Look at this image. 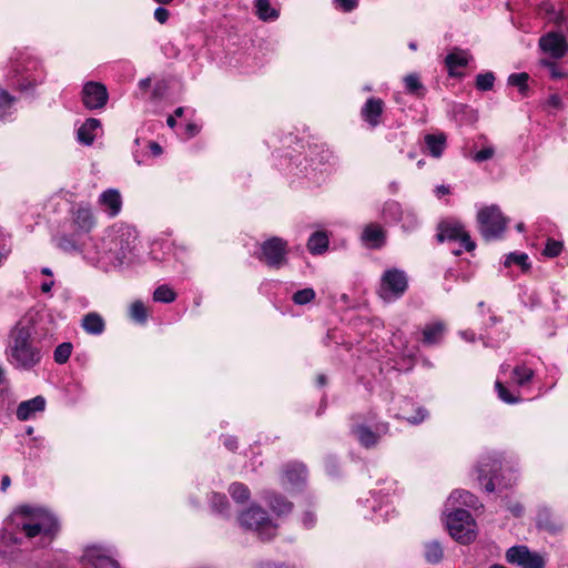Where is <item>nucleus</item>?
Listing matches in <instances>:
<instances>
[{"mask_svg":"<svg viewBox=\"0 0 568 568\" xmlns=\"http://www.w3.org/2000/svg\"><path fill=\"white\" fill-rule=\"evenodd\" d=\"M186 131L189 133L190 136L194 135L196 132H197V129H196V125L194 124H189L186 126Z\"/></svg>","mask_w":568,"mask_h":568,"instance_id":"62","label":"nucleus"},{"mask_svg":"<svg viewBox=\"0 0 568 568\" xmlns=\"http://www.w3.org/2000/svg\"><path fill=\"white\" fill-rule=\"evenodd\" d=\"M150 149L154 155H160L162 153V148L155 142L150 144Z\"/></svg>","mask_w":568,"mask_h":568,"instance_id":"57","label":"nucleus"},{"mask_svg":"<svg viewBox=\"0 0 568 568\" xmlns=\"http://www.w3.org/2000/svg\"><path fill=\"white\" fill-rule=\"evenodd\" d=\"M258 568H290V567L284 564L266 562V564H262Z\"/></svg>","mask_w":568,"mask_h":568,"instance_id":"55","label":"nucleus"},{"mask_svg":"<svg viewBox=\"0 0 568 568\" xmlns=\"http://www.w3.org/2000/svg\"><path fill=\"white\" fill-rule=\"evenodd\" d=\"M449 193V187L448 186H445V185H439L437 186L436 189V194L438 196H442V195H446Z\"/></svg>","mask_w":568,"mask_h":568,"instance_id":"58","label":"nucleus"},{"mask_svg":"<svg viewBox=\"0 0 568 568\" xmlns=\"http://www.w3.org/2000/svg\"><path fill=\"white\" fill-rule=\"evenodd\" d=\"M547 12L550 14L549 20H551L552 22L561 23L564 21L562 12H556L552 7L550 9H547Z\"/></svg>","mask_w":568,"mask_h":568,"instance_id":"52","label":"nucleus"},{"mask_svg":"<svg viewBox=\"0 0 568 568\" xmlns=\"http://www.w3.org/2000/svg\"><path fill=\"white\" fill-rule=\"evenodd\" d=\"M229 493L236 503H246L250 499V489L242 483H233Z\"/></svg>","mask_w":568,"mask_h":568,"instance_id":"32","label":"nucleus"},{"mask_svg":"<svg viewBox=\"0 0 568 568\" xmlns=\"http://www.w3.org/2000/svg\"><path fill=\"white\" fill-rule=\"evenodd\" d=\"M408 287V280L404 271L389 268L384 272L381 280L379 295L384 300L400 297Z\"/></svg>","mask_w":568,"mask_h":568,"instance_id":"5","label":"nucleus"},{"mask_svg":"<svg viewBox=\"0 0 568 568\" xmlns=\"http://www.w3.org/2000/svg\"><path fill=\"white\" fill-rule=\"evenodd\" d=\"M328 247V236L325 232H314L307 242V248L312 254H322Z\"/></svg>","mask_w":568,"mask_h":568,"instance_id":"25","label":"nucleus"},{"mask_svg":"<svg viewBox=\"0 0 568 568\" xmlns=\"http://www.w3.org/2000/svg\"><path fill=\"white\" fill-rule=\"evenodd\" d=\"M506 559L510 564L521 568H544L546 559L538 552L530 551L526 546H514L506 552Z\"/></svg>","mask_w":568,"mask_h":568,"instance_id":"7","label":"nucleus"},{"mask_svg":"<svg viewBox=\"0 0 568 568\" xmlns=\"http://www.w3.org/2000/svg\"><path fill=\"white\" fill-rule=\"evenodd\" d=\"M45 407V399L42 396H36L32 399L24 400L17 408V417L20 420H28L37 412H42Z\"/></svg>","mask_w":568,"mask_h":568,"instance_id":"18","label":"nucleus"},{"mask_svg":"<svg viewBox=\"0 0 568 568\" xmlns=\"http://www.w3.org/2000/svg\"><path fill=\"white\" fill-rule=\"evenodd\" d=\"M532 369L526 366H516L513 371V379L518 386H524L532 378Z\"/></svg>","mask_w":568,"mask_h":568,"instance_id":"34","label":"nucleus"},{"mask_svg":"<svg viewBox=\"0 0 568 568\" xmlns=\"http://www.w3.org/2000/svg\"><path fill=\"white\" fill-rule=\"evenodd\" d=\"M54 285V282L53 281H50V282H45L41 285V291L43 293H49L52 288V286Z\"/></svg>","mask_w":568,"mask_h":568,"instance_id":"61","label":"nucleus"},{"mask_svg":"<svg viewBox=\"0 0 568 568\" xmlns=\"http://www.w3.org/2000/svg\"><path fill=\"white\" fill-rule=\"evenodd\" d=\"M448 501L452 504L458 503L467 507H475L477 499L473 494L466 490H455L450 494Z\"/></svg>","mask_w":568,"mask_h":568,"instance_id":"31","label":"nucleus"},{"mask_svg":"<svg viewBox=\"0 0 568 568\" xmlns=\"http://www.w3.org/2000/svg\"><path fill=\"white\" fill-rule=\"evenodd\" d=\"M166 123L170 128H174L176 124V121H175L174 116L171 115L168 118Z\"/></svg>","mask_w":568,"mask_h":568,"instance_id":"63","label":"nucleus"},{"mask_svg":"<svg viewBox=\"0 0 568 568\" xmlns=\"http://www.w3.org/2000/svg\"><path fill=\"white\" fill-rule=\"evenodd\" d=\"M477 221L479 232L487 241L499 237L507 224V220L495 205L481 209L477 214Z\"/></svg>","mask_w":568,"mask_h":568,"instance_id":"4","label":"nucleus"},{"mask_svg":"<svg viewBox=\"0 0 568 568\" xmlns=\"http://www.w3.org/2000/svg\"><path fill=\"white\" fill-rule=\"evenodd\" d=\"M240 523L246 529L256 531L262 539H270L276 531V525L268 518L267 513L256 506L244 511Z\"/></svg>","mask_w":568,"mask_h":568,"instance_id":"3","label":"nucleus"},{"mask_svg":"<svg viewBox=\"0 0 568 568\" xmlns=\"http://www.w3.org/2000/svg\"><path fill=\"white\" fill-rule=\"evenodd\" d=\"M32 524H27L26 520L18 521V529L22 530L28 538H33L40 534L51 536L57 530V523L47 513L44 515H37Z\"/></svg>","mask_w":568,"mask_h":568,"instance_id":"9","label":"nucleus"},{"mask_svg":"<svg viewBox=\"0 0 568 568\" xmlns=\"http://www.w3.org/2000/svg\"><path fill=\"white\" fill-rule=\"evenodd\" d=\"M302 520L305 527L311 528L315 523V516L312 511H305Z\"/></svg>","mask_w":568,"mask_h":568,"instance_id":"53","label":"nucleus"},{"mask_svg":"<svg viewBox=\"0 0 568 568\" xmlns=\"http://www.w3.org/2000/svg\"><path fill=\"white\" fill-rule=\"evenodd\" d=\"M384 111V102L377 98H369L361 110L362 118L375 128L381 123V115Z\"/></svg>","mask_w":568,"mask_h":568,"instance_id":"13","label":"nucleus"},{"mask_svg":"<svg viewBox=\"0 0 568 568\" xmlns=\"http://www.w3.org/2000/svg\"><path fill=\"white\" fill-rule=\"evenodd\" d=\"M100 121L94 118L88 119L79 129H78V140L85 144L90 145L93 143L95 139L94 132L100 128Z\"/></svg>","mask_w":568,"mask_h":568,"instance_id":"19","label":"nucleus"},{"mask_svg":"<svg viewBox=\"0 0 568 568\" xmlns=\"http://www.w3.org/2000/svg\"><path fill=\"white\" fill-rule=\"evenodd\" d=\"M406 91L410 94H414L418 98L424 97L425 88L422 84L417 74H408L404 79Z\"/></svg>","mask_w":568,"mask_h":568,"instance_id":"30","label":"nucleus"},{"mask_svg":"<svg viewBox=\"0 0 568 568\" xmlns=\"http://www.w3.org/2000/svg\"><path fill=\"white\" fill-rule=\"evenodd\" d=\"M130 317L138 322L144 323L148 318V310L143 302L134 301L130 306Z\"/></svg>","mask_w":568,"mask_h":568,"instance_id":"35","label":"nucleus"},{"mask_svg":"<svg viewBox=\"0 0 568 568\" xmlns=\"http://www.w3.org/2000/svg\"><path fill=\"white\" fill-rule=\"evenodd\" d=\"M176 295L172 288L166 285L159 286L153 293V300L161 303H171L175 300Z\"/></svg>","mask_w":568,"mask_h":568,"instance_id":"36","label":"nucleus"},{"mask_svg":"<svg viewBox=\"0 0 568 568\" xmlns=\"http://www.w3.org/2000/svg\"><path fill=\"white\" fill-rule=\"evenodd\" d=\"M256 13L262 20L275 19L278 13L271 8L268 0H255Z\"/></svg>","mask_w":568,"mask_h":568,"instance_id":"33","label":"nucleus"},{"mask_svg":"<svg viewBox=\"0 0 568 568\" xmlns=\"http://www.w3.org/2000/svg\"><path fill=\"white\" fill-rule=\"evenodd\" d=\"M384 231L377 224H369L365 227L362 239L369 243L373 247H379L384 243Z\"/></svg>","mask_w":568,"mask_h":568,"instance_id":"26","label":"nucleus"},{"mask_svg":"<svg viewBox=\"0 0 568 568\" xmlns=\"http://www.w3.org/2000/svg\"><path fill=\"white\" fill-rule=\"evenodd\" d=\"M212 507L219 511L224 513L229 507V501L225 495L214 493L211 498Z\"/></svg>","mask_w":568,"mask_h":568,"instance_id":"46","label":"nucleus"},{"mask_svg":"<svg viewBox=\"0 0 568 568\" xmlns=\"http://www.w3.org/2000/svg\"><path fill=\"white\" fill-rule=\"evenodd\" d=\"M495 77L491 72L478 74L476 78V87L479 90L487 91L494 85Z\"/></svg>","mask_w":568,"mask_h":568,"instance_id":"43","label":"nucleus"},{"mask_svg":"<svg viewBox=\"0 0 568 568\" xmlns=\"http://www.w3.org/2000/svg\"><path fill=\"white\" fill-rule=\"evenodd\" d=\"M334 2L344 12H351L358 6V0H334Z\"/></svg>","mask_w":568,"mask_h":568,"instance_id":"48","label":"nucleus"},{"mask_svg":"<svg viewBox=\"0 0 568 568\" xmlns=\"http://www.w3.org/2000/svg\"><path fill=\"white\" fill-rule=\"evenodd\" d=\"M513 263L519 265L523 271H528L530 268V264L528 263V255L525 253H510L507 255L504 262L505 266L508 267Z\"/></svg>","mask_w":568,"mask_h":568,"instance_id":"37","label":"nucleus"},{"mask_svg":"<svg viewBox=\"0 0 568 568\" xmlns=\"http://www.w3.org/2000/svg\"><path fill=\"white\" fill-rule=\"evenodd\" d=\"M527 81H528V74L525 72L514 73V74H510L508 78V84L517 87L521 93H525L528 88Z\"/></svg>","mask_w":568,"mask_h":568,"instance_id":"39","label":"nucleus"},{"mask_svg":"<svg viewBox=\"0 0 568 568\" xmlns=\"http://www.w3.org/2000/svg\"><path fill=\"white\" fill-rule=\"evenodd\" d=\"M72 226L77 234L89 233L95 226V217L89 206L79 205L72 210Z\"/></svg>","mask_w":568,"mask_h":568,"instance_id":"12","label":"nucleus"},{"mask_svg":"<svg viewBox=\"0 0 568 568\" xmlns=\"http://www.w3.org/2000/svg\"><path fill=\"white\" fill-rule=\"evenodd\" d=\"M306 479V469L303 464L290 463L285 466L282 474V484L284 486H295Z\"/></svg>","mask_w":568,"mask_h":568,"instance_id":"16","label":"nucleus"},{"mask_svg":"<svg viewBox=\"0 0 568 568\" xmlns=\"http://www.w3.org/2000/svg\"><path fill=\"white\" fill-rule=\"evenodd\" d=\"M495 155V148L493 145H487L480 151L476 152L473 155V160L475 162H484L490 160Z\"/></svg>","mask_w":568,"mask_h":568,"instance_id":"47","label":"nucleus"},{"mask_svg":"<svg viewBox=\"0 0 568 568\" xmlns=\"http://www.w3.org/2000/svg\"><path fill=\"white\" fill-rule=\"evenodd\" d=\"M72 344L62 343L54 351V361L59 364H64L71 355Z\"/></svg>","mask_w":568,"mask_h":568,"instance_id":"38","label":"nucleus"},{"mask_svg":"<svg viewBox=\"0 0 568 568\" xmlns=\"http://www.w3.org/2000/svg\"><path fill=\"white\" fill-rule=\"evenodd\" d=\"M425 143L434 158H440L446 148V135L444 133L427 134Z\"/></svg>","mask_w":568,"mask_h":568,"instance_id":"23","label":"nucleus"},{"mask_svg":"<svg viewBox=\"0 0 568 568\" xmlns=\"http://www.w3.org/2000/svg\"><path fill=\"white\" fill-rule=\"evenodd\" d=\"M541 50L554 59L562 58L568 51L565 37L557 32H548L539 39Z\"/></svg>","mask_w":568,"mask_h":568,"instance_id":"11","label":"nucleus"},{"mask_svg":"<svg viewBox=\"0 0 568 568\" xmlns=\"http://www.w3.org/2000/svg\"><path fill=\"white\" fill-rule=\"evenodd\" d=\"M83 560L93 568H118L116 561L103 554L98 547L88 548Z\"/></svg>","mask_w":568,"mask_h":568,"instance_id":"15","label":"nucleus"},{"mask_svg":"<svg viewBox=\"0 0 568 568\" xmlns=\"http://www.w3.org/2000/svg\"><path fill=\"white\" fill-rule=\"evenodd\" d=\"M447 529L450 536L460 544H469L477 536L476 523L465 509H456L447 516Z\"/></svg>","mask_w":568,"mask_h":568,"instance_id":"2","label":"nucleus"},{"mask_svg":"<svg viewBox=\"0 0 568 568\" xmlns=\"http://www.w3.org/2000/svg\"><path fill=\"white\" fill-rule=\"evenodd\" d=\"M425 559L429 564H438L444 556L443 547L438 541H429L425 544Z\"/></svg>","mask_w":568,"mask_h":568,"instance_id":"28","label":"nucleus"},{"mask_svg":"<svg viewBox=\"0 0 568 568\" xmlns=\"http://www.w3.org/2000/svg\"><path fill=\"white\" fill-rule=\"evenodd\" d=\"M562 247L564 245L560 241L548 239L542 254L547 257H556L561 253Z\"/></svg>","mask_w":568,"mask_h":568,"instance_id":"42","label":"nucleus"},{"mask_svg":"<svg viewBox=\"0 0 568 568\" xmlns=\"http://www.w3.org/2000/svg\"><path fill=\"white\" fill-rule=\"evenodd\" d=\"M500 467V463L498 460H493L491 465L486 462H481L478 466V479L483 481L484 479H487L485 483V489L488 493H493L495 490V483L494 479L496 476L489 477L488 474L490 471H495Z\"/></svg>","mask_w":568,"mask_h":568,"instance_id":"22","label":"nucleus"},{"mask_svg":"<svg viewBox=\"0 0 568 568\" xmlns=\"http://www.w3.org/2000/svg\"><path fill=\"white\" fill-rule=\"evenodd\" d=\"M548 104L554 106V108H558L560 105V99L558 95H551L549 99H548Z\"/></svg>","mask_w":568,"mask_h":568,"instance_id":"56","label":"nucleus"},{"mask_svg":"<svg viewBox=\"0 0 568 568\" xmlns=\"http://www.w3.org/2000/svg\"><path fill=\"white\" fill-rule=\"evenodd\" d=\"M154 18L160 22V23H165L169 19V11L162 7L160 8H156L155 11H154Z\"/></svg>","mask_w":568,"mask_h":568,"instance_id":"51","label":"nucleus"},{"mask_svg":"<svg viewBox=\"0 0 568 568\" xmlns=\"http://www.w3.org/2000/svg\"><path fill=\"white\" fill-rule=\"evenodd\" d=\"M268 505L274 513L277 515H286L292 511L293 504L285 498L277 496L275 494L268 497Z\"/></svg>","mask_w":568,"mask_h":568,"instance_id":"27","label":"nucleus"},{"mask_svg":"<svg viewBox=\"0 0 568 568\" xmlns=\"http://www.w3.org/2000/svg\"><path fill=\"white\" fill-rule=\"evenodd\" d=\"M41 273L47 276H52V271L49 267H43Z\"/></svg>","mask_w":568,"mask_h":568,"instance_id":"64","label":"nucleus"},{"mask_svg":"<svg viewBox=\"0 0 568 568\" xmlns=\"http://www.w3.org/2000/svg\"><path fill=\"white\" fill-rule=\"evenodd\" d=\"M82 327L89 334L99 335L104 331L105 324L101 315L92 312L83 317Z\"/></svg>","mask_w":568,"mask_h":568,"instance_id":"24","label":"nucleus"},{"mask_svg":"<svg viewBox=\"0 0 568 568\" xmlns=\"http://www.w3.org/2000/svg\"><path fill=\"white\" fill-rule=\"evenodd\" d=\"M495 388L498 393L499 398L507 404H515L519 402V397L509 393L505 385L500 381H496Z\"/></svg>","mask_w":568,"mask_h":568,"instance_id":"41","label":"nucleus"},{"mask_svg":"<svg viewBox=\"0 0 568 568\" xmlns=\"http://www.w3.org/2000/svg\"><path fill=\"white\" fill-rule=\"evenodd\" d=\"M287 242L274 236L261 244L258 258L271 267L280 268L287 263Z\"/></svg>","mask_w":568,"mask_h":568,"instance_id":"6","label":"nucleus"},{"mask_svg":"<svg viewBox=\"0 0 568 568\" xmlns=\"http://www.w3.org/2000/svg\"><path fill=\"white\" fill-rule=\"evenodd\" d=\"M7 355L12 365L23 369H30L41 361L40 349L33 345L30 329L23 326L12 329Z\"/></svg>","mask_w":568,"mask_h":568,"instance_id":"1","label":"nucleus"},{"mask_svg":"<svg viewBox=\"0 0 568 568\" xmlns=\"http://www.w3.org/2000/svg\"><path fill=\"white\" fill-rule=\"evenodd\" d=\"M57 246L64 252H77L79 251V246L77 242L69 236H60L57 239Z\"/></svg>","mask_w":568,"mask_h":568,"instance_id":"44","label":"nucleus"},{"mask_svg":"<svg viewBox=\"0 0 568 568\" xmlns=\"http://www.w3.org/2000/svg\"><path fill=\"white\" fill-rule=\"evenodd\" d=\"M224 445L230 449V450H235L237 448V442L234 437H226L225 440H224Z\"/></svg>","mask_w":568,"mask_h":568,"instance_id":"54","label":"nucleus"},{"mask_svg":"<svg viewBox=\"0 0 568 568\" xmlns=\"http://www.w3.org/2000/svg\"><path fill=\"white\" fill-rule=\"evenodd\" d=\"M437 240L438 242L458 241L467 251L475 248V243L470 240L469 234L457 222H442L438 225Z\"/></svg>","mask_w":568,"mask_h":568,"instance_id":"8","label":"nucleus"},{"mask_svg":"<svg viewBox=\"0 0 568 568\" xmlns=\"http://www.w3.org/2000/svg\"><path fill=\"white\" fill-rule=\"evenodd\" d=\"M98 203L108 212L112 217L116 216L122 209V197L118 190L109 189L104 191L98 200Z\"/></svg>","mask_w":568,"mask_h":568,"instance_id":"14","label":"nucleus"},{"mask_svg":"<svg viewBox=\"0 0 568 568\" xmlns=\"http://www.w3.org/2000/svg\"><path fill=\"white\" fill-rule=\"evenodd\" d=\"M315 298V292L313 288H303L294 293L293 301L295 304L304 305L312 302Z\"/></svg>","mask_w":568,"mask_h":568,"instance_id":"40","label":"nucleus"},{"mask_svg":"<svg viewBox=\"0 0 568 568\" xmlns=\"http://www.w3.org/2000/svg\"><path fill=\"white\" fill-rule=\"evenodd\" d=\"M10 484H11L10 477H9V476H7V475H6V476H3V477H2V480H1V490H2V491H6V490H7V488L10 486Z\"/></svg>","mask_w":568,"mask_h":568,"instance_id":"59","label":"nucleus"},{"mask_svg":"<svg viewBox=\"0 0 568 568\" xmlns=\"http://www.w3.org/2000/svg\"><path fill=\"white\" fill-rule=\"evenodd\" d=\"M445 332V325L440 322L432 323L423 328V343L434 345L439 343Z\"/></svg>","mask_w":568,"mask_h":568,"instance_id":"21","label":"nucleus"},{"mask_svg":"<svg viewBox=\"0 0 568 568\" xmlns=\"http://www.w3.org/2000/svg\"><path fill=\"white\" fill-rule=\"evenodd\" d=\"M470 54L462 49L455 48L445 59V64L448 69V73L452 77L459 75L458 68L466 67L470 60Z\"/></svg>","mask_w":568,"mask_h":568,"instance_id":"17","label":"nucleus"},{"mask_svg":"<svg viewBox=\"0 0 568 568\" xmlns=\"http://www.w3.org/2000/svg\"><path fill=\"white\" fill-rule=\"evenodd\" d=\"M359 443L365 447H372L376 445L378 436L365 426H358L354 429Z\"/></svg>","mask_w":568,"mask_h":568,"instance_id":"29","label":"nucleus"},{"mask_svg":"<svg viewBox=\"0 0 568 568\" xmlns=\"http://www.w3.org/2000/svg\"><path fill=\"white\" fill-rule=\"evenodd\" d=\"M45 511L37 508H32L30 506H20L18 507L12 515L10 516L11 523L18 529V521L26 520L27 524H32L37 515H44Z\"/></svg>","mask_w":568,"mask_h":568,"instance_id":"20","label":"nucleus"},{"mask_svg":"<svg viewBox=\"0 0 568 568\" xmlns=\"http://www.w3.org/2000/svg\"><path fill=\"white\" fill-rule=\"evenodd\" d=\"M109 99L106 87L100 82H88L82 90V102L87 109H102Z\"/></svg>","mask_w":568,"mask_h":568,"instance_id":"10","label":"nucleus"},{"mask_svg":"<svg viewBox=\"0 0 568 568\" xmlns=\"http://www.w3.org/2000/svg\"><path fill=\"white\" fill-rule=\"evenodd\" d=\"M12 102L13 98L7 91L0 89V119L8 114Z\"/></svg>","mask_w":568,"mask_h":568,"instance_id":"45","label":"nucleus"},{"mask_svg":"<svg viewBox=\"0 0 568 568\" xmlns=\"http://www.w3.org/2000/svg\"><path fill=\"white\" fill-rule=\"evenodd\" d=\"M151 85V79L150 78H146V79H142L140 82H139V87L140 89L142 90H148Z\"/></svg>","mask_w":568,"mask_h":568,"instance_id":"60","label":"nucleus"},{"mask_svg":"<svg viewBox=\"0 0 568 568\" xmlns=\"http://www.w3.org/2000/svg\"><path fill=\"white\" fill-rule=\"evenodd\" d=\"M542 64L546 65L549 69L550 74H551L552 78L559 79V78L564 77V73L558 70L556 63L547 61V60H544Z\"/></svg>","mask_w":568,"mask_h":568,"instance_id":"50","label":"nucleus"},{"mask_svg":"<svg viewBox=\"0 0 568 568\" xmlns=\"http://www.w3.org/2000/svg\"><path fill=\"white\" fill-rule=\"evenodd\" d=\"M427 417V410L423 407H418L416 409V414L410 417H406V419L412 424L422 423Z\"/></svg>","mask_w":568,"mask_h":568,"instance_id":"49","label":"nucleus"}]
</instances>
